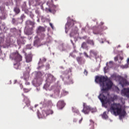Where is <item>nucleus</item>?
Wrapping results in <instances>:
<instances>
[{"mask_svg": "<svg viewBox=\"0 0 129 129\" xmlns=\"http://www.w3.org/2000/svg\"><path fill=\"white\" fill-rule=\"evenodd\" d=\"M66 105V104L64 102V101L62 100L58 101L57 102V107H58L59 109H62Z\"/></svg>", "mask_w": 129, "mask_h": 129, "instance_id": "obj_10", "label": "nucleus"}, {"mask_svg": "<svg viewBox=\"0 0 129 129\" xmlns=\"http://www.w3.org/2000/svg\"><path fill=\"white\" fill-rule=\"evenodd\" d=\"M22 96H23L24 100L23 101L25 102V103L26 104L27 106H29L31 104V101H30V99L28 98V97L24 95V94H22Z\"/></svg>", "mask_w": 129, "mask_h": 129, "instance_id": "obj_7", "label": "nucleus"}, {"mask_svg": "<svg viewBox=\"0 0 129 129\" xmlns=\"http://www.w3.org/2000/svg\"><path fill=\"white\" fill-rule=\"evenodd\" d=\"M41 79L40 78L37 79L36 78L33 80V84H34V85H35V86H40V84H41Z\"/></svg>", "mask_w": 129, "mask_h": 129, "instance_id": "obj_8", "label": "nucleus"}, {"mask_svg": "<svg viewBox=\"0 0 129 129\" xmlns=\"http://www.w3.org/2000/svg\"><path fill=\"white\" fill-rule=\"evenodd\" d=\"M42 113L44 117H46V116L49 115V114H53V113H54V112L51 109H48L47 110H43L42 111Z\"/></svg>", "mask_w": 129, "mask_h": 129, "instance_id": "obj_9", "label": "nucleus"}, {"mask_svg": "<svg viewBox=\"0 0 129 129\" xmlns=\"http://www.w3.org/2000/svg\"><path fill=\"white\" fill-rule=\"evenodd\" d=\"M46 81L49 83H52L56 80V78H54V76L51 75V74H47L46 75Z\"/></svg>", "mask_w": 129, "mask_h": 129, "instance_id": "obj_5", "label": "nucleus"}, {"mask_svg": "<svg viewBox=\"0 0 129 129\" xmlns=\"http://www.w3.org/2000/svg\"><path fill=\"white\" fill-rule=\"evenodd\" d=\"M95 82L99 83L101 87H102V93L98 96V98L103 105H105L107 103L111 104V102L114 101L115 99H117V96H114L113 97H111L107 99V96L109 95L108 91L113 85L112 82L110 80H108L107 77L97 76L96 77Z\"/></svg>", "mask_w": 129, "mask_h": 129, "instance_id": "obj_1", "label": "nucleus"}, {"mask_svg": "<svg viewBox=\"0 0 129 129\" xmlns=\"http://www.w3.org/2000/svg\"><path fill=\"white\" fill-rule=\"evenodd\" d=\"M127 63L129 64V58L127 59Z\"/></svg>", "mask_w": 129, "mask_h": 129, "instance_id": "obj_46", "label": "nucleus"}, {"mask_svg": "<svg viewBox=\"0 0 129 129\" xmlns=\"http://www.w3.org/2000/svg\"><path fill=\"white\" fill-rule=\"evenodd\" d=\"M19 36H20L21 38H23V37H22L21 36V30H19Z\"/></svg>", "mask_w": 129, "mask_h": 129, "instance_id": "obj_44", "label": "nucleus"}, {"mask_svg": "<svg viewBox=\"0 0 129 129\" xmlns=\"http://www.w3.org/2000/svg\"><path fill=\"white\" fill-rule=\"evenodd\" d=\"M111 110H112L115 115H119L120 119L125 116L126 112L124 110H121V105L119 103H114L111 105Z\"/></svg>", "mask_w": 129, "mask_h": 129, "instance_id": "obj_2", "label": "nucleus"}, {"mask_svg": "<svg viewBox=\"0 0 129 129\" xmlns=\"http://www.w3.org/2000/svg\"><path fill=\"white\" fill-rule=\"evenodd\" d=\"M101 24H102V25H103V23H102Z\"/></svg>", "mask_w": 129, "mask_h": 129, "instance_id": "obj_51", "label": "nucleus"}, {"mask_svg": "<svg viewBox=\"0 0 129 129\" xmlns=\"http://www.w3.org/2000/svg\"><path fill=\"white\" fill-rule=\"evenodd\" d=\"M65 82L67 84H73V80H72V78L70 76H68V77L66 78Z\"/></svg>", "mask_w": 129, "mask_h": 129, "instance_id": "obj_11", "label": "nucleus"}, {"mask_svg": "<svg viewBox=\"0 0 129 129\" xmlns=\"http://www.w3.org/2000/svg\"><path fill=\"white\" fill-rule=\"evenodd\" d=\"M10 58L15 61L16 63H14L15 69H21V61H22V56L19 54L18 51L12 53L10 55Z\"/></svg>", "mask_w": 129, "mask_h": 129, "instance_id": "obj_3", "label": "nucleus"}, {"mask_svg": "<svg viewBox=\"0 0 129 129\" xmlns=\"http://www.w3.org/2000/svg\"><path fill=\"white\" fill-rule=\"evenodd\" d=\"M76 54H77V51L74 50L73 52L70 53V56H71L73 58H76Z\"/></svg>", "mask_w": 129, "mask_h": 129, "instance_id": "obj_21", "label": "nucleus"}, {"mask_svg": "<svg viewBox=\"0 0 129 129\" xmlns=\"http://www.w3.org/2000/svg\"><path fill=\"white\" fill-rule=\"evenodd\" d=\"M43 37H45V35L44 34L43 35Z\"/></svg>", "mask_w": 129, "mask_h": 129, "instance_id": "obj_52", "label": "nucleus"}, {"mask_svg": "<svg viewBox=\"0 0 129 129\" xmlns=\"http://www.w3.org/2000/svg\"><path fill=\"white\" fill-rule=\"evenodd\" d=\"M101 43L103 44V41H102V42H101Z\"/></svg>", "mask_w": 129, "mask_h": 129, "instance_id": "obj_50", "label": "nucleus"}, {"mask_svg": "<svg viewBox=\"0 0 129 129\" xmlns=\"http://www.w3.org/2000/svg\"><path fill=\"white\" fill-rule=\"evenodd\" d=\"M26 61L27 63H29L32 61V56L30 54H28L26 56Z\"/></svg>", "mask_w": 129, "mask_h": 129, "instance_id": "obj_19", "label": "nucleus"}, {"mask_svg": "<svg viewBox=\"0 0 129 129\" xmlns=\"http://www.w3.org/2000/svg\"><path fill=\"white\" fill-rule=\"evenodd\" d=\"M76 60L77 62L79 63V64H84L85 63V60H84L82 57L81 56H78L76 58Z\"/></svg>", "mask_w": 129, "mask_h": 129, "instance_id": "obj_12", "label": "nucleus"}, {"mask_svg": "<svg viewBox=\"0 0 129 129\" xmlns=\"http://www.w3.org/2000/svg\"><path fill=\"white\" fill-rule=\"evenodd\" d=\"M14 12L16 13V14H20L21 12V10H20V8L19 7H15L14 8Z\"/></svg>", "mask_w": 129, "mask_h": 129, "instance_id": "obj_23", "label": "nucleus"}, {"mask_svg": "<svg viewBox=\"0 0 129 129\" xmlns=\"http://www.w3.org/2000/svg\"><path fill=\"white\" fill-rule=\"evenodd\" d=\"M122 86H125V85H129V82L124 78L122 79Z\"/></svg>", "mask_w": 129, "mask_h": 129, "instance_id": "obj_16", "label": "nucleus"}, {"mask_svg": "<svg viewBox=\"0 0 129 129\" xmlns=\"http://www.w3.org/2000/svg\"><path fill=\"white\" fill-rule=\"evenodd\" d=\"M121 95L122 96H126L129 98V88H123L121 90Z\"/></svg>", "mask_w": 129, "mask_h": 129, "instance_id": "obj_6", "label": "nucleus"}, {"mask_svg": "<svg viewBox=\"0 0 129 129\" xmlns=\"http://www.w3.org/2000/svg\"><path fill=\"white\" fill-rule=\"evenodd\" d=\"M47 104L48 105V106H50V107H51L52 105H53V104L52 103V101H48L47 102Z\"/></svg>", "mask_w": 129, "mask_h": 129, "instance_id": "obj_30", "label": "nucleus"}, {"mask_svg": "<svg viewBox=\"0 0 129 129\" xmlns=\"http://www.w3.org/2000/svg\"><path fill=\"white\" fill-rule=\"evenodd\" d=\"M92 107H90V106L87 105L86 103H83V109L82 111L85 113V114H89V112L91 110H92Z\"/></svg>", "mask_w": 129, "mask_h": 129, "instance_id": "obj_4", "label": "nucleus"}, {"mask_svg": "<svg viewBox=\"0 0 129 129\" xmlns=\"http://www.w3.org/2000/svg\"><path fill=\"white\" fill-rule=\"evenodd\" d=\"M46 60L47 59H46V58H43L42 59V62H46Z\"/></svg>", "mask_w": 129, "mask_h": 129, "instance_id": "obj_39", "label": "nucleus"}, {"mask_svg": "<svg viewBox=\"0 0 129 129\" xmlns=\"http://www.w3.org/2000/svg\"><path fill=\"white\" fill-rule=\"evenodd\" d=\"M84 73L85 75L87 76V74H88V72H87V71H86V69H85V70H84Z\"/></svg>", "mask_w": 129, "mask_h": 129, "instance_id": "obj_34", "label": "nucleus"}, {"mask_svg": "<svg viewBox=\"0 0 129 129\" xmlns=\"http://www.w3.org/2000/svg\"><path fill=\"white\" fill-rule=\"evenodd\" d=\"M57 8H58V5H53L52 9H48V11L49 13H55V12H56L55 9H56Z\"/></svg>", "mask_w": 129, "mask_h": 129, "instance_id": "obj_14", "label": "nucleus"}, {"mask_svg": "<svg viewBox=\"0 0 129 129\" xmlns=\"http://www.w3.org/2000/svg\"><path fill=\"white\" fill-rule=\"evenodd\" d=\"M60 78H62V80L63 81H64V78H63V76H60Z\"/></svg>", "mask_w": 129, "mask_h": 129, "instance_id": "obj_43", "label": "nucleus"}, {"mask_svg": "<svg viewBox=\"0 0 129 129\" xmlns=\"http://www.w3.org/2000/svg\"><path fill=\"white\" fill-rule=\"evenodd\" d=\"M46 31V29L42 26H39L37 30V33L40 34V33H43Z\"/></svg>", "mask_w": 129, "mask_h": 129, "instance_id": "obj_13", "label": "nucleus"}, {"mask_svg": "<svg viewBox=\"0 0 129 129\" xmlns=\"http://www.w3.org/2000/svg\"><path fill=\"white\" fill-rule=\"evenodd\" d=\"M26 85H30V82H26L25 83Z\"/></svg>", "mask_w": 129, "mask_h": 129, "instance_id": "obj_41", "label": "nucleus"}, {"mask_svg": "<svg viewBox=\"0 0 129 129\" xmlns=\"http://www.w3.org/2000/svg\"><path fill=\"white\" fill-rule=\"evenodd\" d=\"M88 43L90 44V45H92V46H94V41L92 40H89L88 41Z\"/></svg>", "mask_w": 129, "mask_h": 129, "instance_id": "obj_27", "label": "nucleus"}, {"mask_svg": "<svg viewBox=\"0 0 129 129\" xmlns=\"http://www.w3.org/2000/svg\"><path fill=\"white\" fill-rule=\"evenodd\" d=\"M83 118H82L80 120H79V123H80L82 121Z\"/></svg>", "mask_w": 129, "mask_h": 129, "instance_id": "obj_45", "label": "nucleus"}, {"mask_svg": "<svg viewBox=\"0 0 129 129\" xmlns=\"http://www.w3.org/2000/svg\"><path fill=\"white\" fill-rule=\"evenodd\" d=\"M24 77L25 80L27 81L28 79H29V74H24Z\"/></svg>", "mask_w": 129, "mask_h": 129, "instance_id": "obj_26", "label": "nucleus"}, {"mask_svg": "<svg viewBox=\"0 0 129 129\" xmlns=\"http://www.w3.org/2000/svg\"><path fill=\"white\" fill-rule=\"evenodd\" d=\"M109 63H112V61H110Z\"/></svg>", "mask_w": 129, "mask_h": 129, "instance_id": "obj_49", "label": "nucleus"}, {"mask_svg": "<svg viewBox=\"0 0 129 129\" xmlns=\"http://www.w3.org/2000/svg\"><path fill=\"white\" fill-rule=\"evenodd\" d=\"M102 31V30L101 31H98L97 32H93L94 34L95 35H101V32Z\"/></svg>", "mask_w": 129, "mask_h": 129, "instance_id": "obj_29", "label": "nucleus"}, {"mask_svg": "<svg viewBox=\"0 0 129 129\" xmlns=\"http://www.w3.org/2000/svg\"><path fill=\"white\" fill-rule=\"evenodd\" d=\"M73 26H74V21H72L71 22H69L66 25V29H67L68 27H69V28H72Z\"/></svg>", "mask_w": 129, "mask_h": 129, "instance_id": "obj_15", "label": "nucleus"}, {"mask_svg": "<svg viewBox=\"0 0 129 129\" xmlns=\"http://www.w3.org/2000/svg\"><path fill=\"white\" fill-rule=\"evenodd\" d=\"M84 54L86 57H87V58H89V56L87 55V53H86V52H84Z\"/></svg>", "mask_w": 129, "mask_h": 129, "instance_id": "obj_33", "label": "nucleus"}, {"mask_svg": "<svg viewBox=\"0 0 129 129\" xmlns=\"http://www.w3.org/2000/svg\"><path fill=\"white\" fill-rule=\"evenodd\" d=\"M119 59H120V60H123V57H122V56H120V57H119Z\"/></svg>", "mask_w": 129, "mask_h": 129, "instance_id": "obj_42", "label": "nucleus"}, {"mask_svg": "<svg viewBox=\"0 0 129 129\" xmlns=\"http://www.w3.org/2000/svg\"><path fill=\"white\" fill-rule=\"evenodd\" d=\"M66 72L67 73H68L69 72H72V70H71V69H69V70H66Z\"/></svg>", "mask_w": 129, "mask_h": 129, "instance_id": "obj_35", "label": "nucleus"}, {"mask_svg": "<svg viewBox=\"0 0 129 129\" xmlns=\"http://www.w3.org/2000/svg\"><path fill=\"white\" fill-rule=\"evenodd\" d=\"M102 117L103 118H104L105 119H106L107 118H108V116H107V114H106V112H104Z\"/></svg>", "mask_w": 129, "mask_h": 129, "instance_id": "obj_25", "label": "nucleus"}, {"mask_svg": "<svg viewBox=\"0 0 129 129\" xmlns=\"http://www.w3.org/2000/svg\"><path fill=\"white\" fill-rule=\"evenodd\" d=\"M25 33H26V35H28V36L30 35H32V34H33V27H31V28L27 29L25 31Z\"/></svg>", "mask_w": 129, "mask_h": 129, "instance_id": "obj_17", "label": "nucleus"}, {"mask_svg": "<svg viewBox=\"0 0 129 129\" xmlns=\"http://www.w3.org/2000/svg\"><path fill=\"white\" fill-rule=\"evenodd\" d=\"M33 2H35L36 5H39L40 4V0H33Z\"/></svg>", "mask_w": 129, "mask_h": 129, "instance_id": "obj_32", "label": "nucleus"}, {"mask_svg": "<svg viewBox=\"0 0 129 129\" xmlns=\"http://www.w3.org/2000/svg\"><path fill=\"white\" fill-rule=\"evenodd\" d=\"M81 48L82 49H85L86 50H88V45H87V43L84 42L82 43Z\"/></svg>", "mask_w": 129, "mask_h": 129, "instance_id": "obj_18", "label": "nucleus"}, {"mask_svg": "<svg viewBox=\"0 0 129 129\" xmlns=\"http://www.w3.org/2000/svg\"><path fill=\"white\" fill-rule=\"evenodd\" d=\"M17 80L15 81V82H16Z\"/></svg>", "mask_w": 129, "mask_h": 129, "instance_id": "obj_53", "label": "nucleus"}, {"mask_svg": "<svg viewBox=\"0 0 129 129\" xmlns=\"http://www.w3.org/2000/svg\"><path fill=\"white\" fill-rule=\"evenodd\" d=\"M117 60H118V56H115L114 57V61H115V62H116V61H117Z\"/></svg>", "mask_w": 129, "mask_h": 129, "instance_id": "obj_36", "label": "nucleus"}, {"mask_svg": "<svg viewBox=\"0 0 129 129\" xmlns=\"http://www.w3.org/2000/svg\"><path fill=\"white\" fill-rule=\"evenodd\" d=\"M90 125L91 126L90 129H94V121L92 119L90 120Z\"/></svg>", "mask_w": 129, "mask_h": 129, "instance_id": "obj_22", "label": "nucleus"}, {"mask_svg": "<svg viewBox=\"0 0 129 129\" xmlns=\"http://www.w3.org/2000/svg\"><path fill=\"white\" fill-rule=\"evenodd\" d=\"M49 25L51 27V28H52V29L53 28V24L51 23H49Z\"/></svg>", "mask_w": 129, "mask_h": 129, "instance_id": "obj_38", "label": "nucleus"}, {"mask_svg": "<svg viewBox=\"0 0 129 129\" xmlns=\"http://www.w3.org/2000/svg\"><path fill=\"white\" fill-rule=\"evenodd\" d=\"M72 111L73 112H75V113L79 114V110H78V109H77L76 108L74 107H72Z\"/></svg>", "mask_w": 129, "mask_h": 129, "instance_id": "obj_24", "label": "nucleus"}, {"mask_svg": "<svg viewBox=\"0 0 129 129\" xmlns=\"http://www.w3.org/2000/svg\"><path fill=\"white\" fill-rule=\"evenodd\" d=\"M103 30H106V27H105L104 28H103Z\"/></svg>", "mask_w": 129, "mask_h": 129, "instance_id": "obj_47", "label": "nucleus"}, {"mask_svg": "<svg viewBox=\"0 0 129 129\" xmlns=\"http://www.w3.org/2000/svg\"><path fill=\"white\" fill-rule=\"evenodd\" d=\"M31 88L30 89H26V88L23 89V90H24V92H25V93H27L31 91Z\"/></svg>", "mask_w": 129, "mask_h": 129, "instance_id": "obj_28", "label": "nucleus"}, {"mask_svg": "<svg viewBox=\"0 0 129 129\" xmlns=\"http://www.w3.org/2000/svg\"><path fill=\"white\" fill-rule=\"evenodd\" d=\"M12 23L13 24H15V23H16V19H15V18L12 19Z\"/></svg>", "mask_w": 129, "mask_h": 129, "instance_id": "obj_37", "label": "nucleus"}, {"mask_svg": "<svg viewBox=\"0 0 129 129\" xmlns=\"http://www.w3.org/2000/svg\"><path fill=\"white\" fill-rule=\"evenodd\" d=\"M70 37H73V32H71V33L70 34Z\"/></svg>", "mask_w": 129, "mask_h": 129, "instance_id": "obj_40", "label": "nucleus"}, {"mask_svg": "<svg viewBox=\"0 0 129 129\" xmlns=\"http://www.w3.org/2000/svg\"><path fill=\"white\" fill-rule=\"evenodd\" d=\"M90 55L91 57L92 55H93L95 57H96V56H97V52L95 51L94 50H90Z\"/></svg>", "mask_w": 129, "mask_h": 129, "instance_id": "obj_20", "label": "nucleus"}, {"mask_svg": "<svg viewBox=\"0 0 129 129\" xmlns=\"http://www.w3.org/2000/svg\"><path fill=\"white\" fill-rule=\"evenodd\" d=\"M25 18H26V16H25L24 14H22L20 17L21 20H22L23 21V20H24V19H25Z\"/></svg>", "mask_w": 129, "mask_h": 129, "instance_id": "obj_31", "label": "nucleus"}, {"mask_svg": "<svg viewBox=\"0 0 129 129\" xmlns=\"http://www.w3.org/2000/svg\"><path fill=\"white\" fill-rule=\"evenodd\" d=\"M47 66H48V67H49L50 64H48Z\"/></svg>", "mask_w": 129, "mask_h": 129, "instance_id": "obj_48", "label": "nucleus"}]
</instances>
